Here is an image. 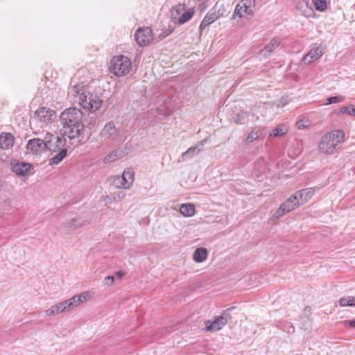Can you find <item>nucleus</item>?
<instances>
[{"label": "nucleus", "mask_w": 355, "mask_h": 355, "mask_svg": "<svg viewBox=\"0 0 355 355\" xmlns=\"http://www.w3.org/2000/svg\"><path fill=\"white\" fill-rule=\"evenodd\" d=\"M245 115L246 114L245 113H242L241 115H238L236 117H232V119L235 123H244Z\"/></svg>", "instance_id": "obj_38"}, {"label": "nucleus", "mask_w": 355, "mask_h": 355, "mask_svg": "<svg viewBox=\"0 0 355 355\" xmlns=\"http://www.w3.org/2000/svg\"><path fill=\"white\" fill-rule=\"evenodd\" d=\"M300 206L298 201L296 200V196L293 194L282 203L280 207L288 213Z\"/></svg>", "instance_id": "obj_18"}, {"label": "nucleus", "mask_w": 355, "mask_h": 355, "mask_svg": "<svg viewBox=\"0 0 355 355\" xmlns=\"http://www.w3.org/2000/svg\"><path fill=\"white\" fill-rule=\"evenodd\" d=\"M231 319L228 311H223V313L215 318L214 321L207 320L205 322L204 330L206 331H216L221 329Z\"/></svg>", "instance_id": "obj_6"}, {"label": "nucleus", "mask_w": 355, "mask_h": 355, "mask_svg": "<svg viewBox=\"0 0 355 355\" xmlns=\"http://www.w3.org/2000/svg\"><path fill=\"white\" fill-rule=\"evenodd\" d=\"M340 114H347L351 116H355V107L354 105H348L341 107L339 110Z\"/></svg>", "instance_id": "obj_30"}, {"label": "nucleus", "mask_w": 355, "mask_h": 355, "mask_svg": "<svg viewBox=\"0 0 355 355\" xmlns=\"http://www.w3.org/2000/svg\"><path fill=\"white\" fill-rule=\"evenodd\" d=\"M116 156V157H118V159H121L122 158L125 154L126 153L121 150V149H116L112 151Z\"/></svg>", "instance_id": "obj_39"}, {"label": "nucleus", "mask_w": 355, "mask_h": 355, "mask_svg": "<svg viewBox=\"0 0 355 355\" xmlns=\"http://www.w3.org/2000/svg\"><path fill=\"white\" fill-rule=\"evenodd\" d=\"M194 14V10L193 9H189L187 10H184L182 12L181 16L178 19V24L182 25L189 20H190Z\"/></svg>", "instance_id": "obj_24"}, {"label": "nucleus", "mask_w": 355, "mask_h": 355, "mask_svg": "<svg viewBox=\"0 0 355 355\" xmlns=\"http://www.w3.org/2000/svg\"><path fill=\"white\" fill-rule=\"evenodd\" d=\"M101 138L104 141H116L122 136L121 131L116 127L114 122L110 121L105 124L101 131Z\"/></svg>", "instance_id": "obj_7"}, {"label": "nucleus", "mask_w": 355, "mask_h": 355, "mask_svg": "<svg viewBox=\"0 0 355 355\" xmlns=\"http://www.w3.org/2000/svg\"><path fill=\"white\" fill-rule=\"evenodd\" d=\"M200 151H201V149H198V147H194V146L190 147L187 149V151H185L184 153H183L182 154V156H181L182 159V161H184L187 159H188L189 157H192L193 155H198Z\"/></svg>", "instance_id": "obj_29"}, {"label": "nucleus", "mask_w": 355, "mask_h": 355, "mask_svg": "<svg viewBox=\"0 0 355 355\" xmlns=\"http://www.w3.org/2000/svg\"><path fill=\"white\" fill-rule=\"evenodd\" d=\"M288 131V128L284 125L281 124L278 125L275 129L272 130V132L270 133V137H282L285 135Z\"/></svg>", "instance_id": "obj_25"}, {"label": "nucleus", "mask_w": 355, "mask_h": 355, "mask_svg": "<svg viewBox=\"0 0 355 355\" xmlns=\"http://www.w3.org/2000/svg\"><path fill=\"white\" fill-rule=\"evenodd\" d=\"M91 297L92 293L89 291H85L81 293L80 295H74L73 297L69 298V300L71 302V304L73 308L86 302Z\"/></svg>", "instance_id": "obj_19"}, {"label": "nucleus", "mask_w": 355, "mask_h": 355, "mask_svg": "<svg viewBox=\"0 0 355 355\" xmlns=\"http://www.w3.org/2000/svg\"><path fill=\"white\" fill-rule=\"evenodd\" d=\"M31 164L26 162H13L12 163V171L19 176H25L30 173Z\"/></svg>", "instance_id": "obj_14"}, {"label": "nucleus", "mask_w": 355, "mask_h": 355, "mask_svg": "<svg viewBox=\"0 0 355 355\" xmlns=\"http://www.w3.org/2000/svg\"><path fill=\"white\" fill-rule=\"evenodd\" d=\"M135 37L139 46H147L153 40V31L149 27L139 28L136 31Z\"/></svg>", "instance_id": "obj_9"}, {"label": "nucleus", "mask_w": 355, "mask_h": 355, "mask_svg": "<svg viewBox=\"0 0 355 355\" xmlns=\"http://www.w3.org/2000/svg\"><path fill=\"white\" fill-rule=\"evenodd\" d=\"M27 152L33 155H40L46 150V135L44 139L34 138L30 139L26 145Z\"/></svg>", "instance_id": "obj_10"}, {"label": "nucleus", "mask_w": 355, "mask_h": 355, "mask_svg": "<svg viewBox=\"0 0 355 355\" xmlns=\"http://www.w3.org/2000/svg\"><path fill=\"white\" fill-rule=\"evenodd\" d=\"M125 275V272L123 270H119L118 272H116L114 275L116 282H120Z\"/></svg>", "instance_id": "obj_40"}, {"label": "nucleus", "mask_w": 355, "mask_h": 355, "mask_svg": "<svg viewBox=\"0 0 355 355\" xmlns=\"http://www.w3.org/2000/svg\"><path fill=\"white\" fill-rule=\"evenodd\" d=\"M184 10H185L184 4L180 3L178 5L173 6L171 10L172 19H178L180 16H181V13H182V12Z\"/></svg>", "instance_id": "obj_26"}, {"label": "nucleus", "mask_w": 355, "mask_h": 355, "mask_svg": "<svg viewBox=\"0 0 355 355\" xmlns=\"http://www.w3.org/2000/svg\"><path fill=\"white\" fill-rule=\"evenodd\" d=\"M345 140V133L341 130L329 132L322 136L318 144L320 153L331 155Z\"/></svg>", "instance_id": "obj_4"}, {"label": "nucleus", "mask_w": 355, "mask_h": 355, "mask_svg": "<svg viewBox=\"0 0 355 355\" xmlns=\"http://www.w3.org/2000/svg\"><path fill=\"white\" fill-rule=\"evenodd\" d=\"M286 212L282 209L281 207L276 211V212L270 217L269 221L270 223H275L277 220H278L282 216H283Z\"/></svg>", "instance_id": "obj_33"}, {"label": "nucleus", "mask_w": 355, "mask_h": 355, "mask_svg": "<svg viewBox=\"0 0 355 355\" xmlns=\"http://www.w3.org/2000/svg\"><path fill=\"white\" fill-rule=\"evenodd\" d=\"M254 6L255 0H241L235 8L233 18H242L245 15H252Z\"/></svg>", "instance_id": "obj_8"}, {"label": "nucleus", "mask_w": 355, "mask_h": 355, "mask_svg": "<svg viewBox=\"0 0 355 355\" xmlns=\"http://www.w3.org/2000/svg\"><path fill=\"white\" fill-rule=\"evenodd\" d=\"M316 10L324 11L327 8V0H312Z\"/></svg>", "instance_id": "obj_31"}, {"label": "nucleus", "mask_w": 355, "mask_h": 355, "mask_svg": "<svg viewBox=\"0 0 355 355\" xmlns=\"http://www.w3.org/2000/svg\"><path fill=\"white\" fill-rule=\"evenodd\" d=\"M124 198V194L123 193H121V194H118V198L119 200H122L123 198Z\"/></svg>", "instance_id": "obj_46"}, {"label": "nucleus", "mask_w": 355, "mask_h": 355, "mask_svg": "<svg viewBox=\"0 0 355 355\" xmlns=\"http://www.w3.org/2000/svg\"><path fill=\"white\" fill-rule=\"evenodd\" d=\"M113 184L117 189H128L130 187L126 186L125 178L121 176H115L113 180Z\"/></svg>", "instance_id": "obj_27"}, {"label": "nucleus", "mask_w": 355, "mask_h": 355, "mask_svg": "<svg viewBox=\"0 0 355 355\" xmlns=\"http://www.w3.org/2000/svg\"><path fill=\"white\" fill-rule=\"evenodd\" d=\"M337 303L340 306H351L352 304H350V302H349V296L347 297H341L338 302Z\"/></svg>", "instance_id": "obj_36"}, {"label": "nucleus", "mask_w": 355, "mask_h": 355, "mask_svg": "<svg viewBox=\"0 0 355 355\" xmlns=\"http://www.w3.org/2000/svg\"><path fill=\"white\" fill-rule=\"evenodd\" d=\"M261 135L260 130H252L247 136L245 142L249 144L257 139Z\"/></svg>", "instance_id": "obj_32"}, {"label": "nucleus", "mask_w": 355, "mask_h": 355, "mask_svg": "<svg viewBox=\"0 0 355 355\" xmlns=\"http://www.w3.org/2000/svg\"><path fill=\"white\" fill-rule=\"evenodd\" d=\"M344 322L345 326H349L351 327L355 328V319L351 320H345Z\"/></svg>", "instance_id": "obj_42"}, {"label": "nucleus", "mask_w": 355, "mask_h": 355, "mask_svg": "<svg viewBox=\"0 0 355 355\" xmlns=\"http://www.w3.org/2000/svg\"><path fill=\"white\" fill-rule=\"evenodd\" d=\"M195 211V206L193 204H182L180 208V212L187 217L193 216Z\"/></svg>", "instance_id": "obj_22"}, {"label": "nucleus", "mask_w": 355, "mask_h": 355, "mask_svg": "<svg viewBox=\"0 0 355 355\" xmlns=\"http://www.w3.org/2000/svg\"><path fill=\"white\" fill-rule=\"evenodd\" d=\"M297 128H298L299 129H301V128H304V127H305V125L304 124V121H301V120H300V121H297Z\"/></svg>", "instance_id": "obj_45"}, {"label": "nucleus", "mask_w": 355, "mask_h": 355, "mask_svg": "<svg viewBox=\"0 0 355 355\" xmlns=\"http://www.w3.org/2000/svg\"><path fill=\"white\" fill-rule=\"evenodd\" d=\"M207 257V251L204 248H199L195 251L193 258L198 263L203 261Z\"/></svg>", "instance_id": "obj_23"}, {"label": "nucleus", "mask_w": 355, "mask_h": 355, "mask_svg": "<svg viewBox=\"0 0 355 355\" xmlns=\"http://www.w3.org/2000/svg\"><path fill=\"white\" fill-rule=\"evenodd\" d=\"M296 7L298 9H302L304 8L303 10V15L306 17H309L312 15L313 11L311 7H309L308 2L306 0H295Z\"/></svg>", "instance_id": "obj_21"}, {"label": "nucleus", "mask_w": 355, "mask_h": 355, "mask_svg": "<svg viewBox=\"0 0 355 355\" xmlns=\"http://www.w3.org/2000/svg\"><path fill=\"white\" fill-rule=\"evenodd\" d=\"M224 10V8L217 9L216 6L213 9L210 10L202 19L200 25V29L203 31L214 23L223 15Z\"/></svg>", "instance_id": "obj_11"}, {"label": "nucleus", "mask_w": 355, "mask_h": 355, "mask_svg": "<svg viewBox=\"0 0 355 355\" xmlns=\"http://www.w3.org/2000/svg\"><path fill=\"white\" fill-rule=\"evenodd\" d=\"M72 308L71 302L69 299L52 306L50 309L45 311V313L47 316H52L67 311Z\"/></svg>", "instance_id": "obj_12"}, {"label": "nucleus", "mask_w": 355, "mask_h": 355, "mask_svg": "<svg viewBox=\"0 0 355 355\" xmlns=\"http://www.w3.org/2000/svg\"><path fill=\"white\" fill-rule=\"evenodd\" d=\"M344 97L342 96H331L327 99V104H333V103H337L343 101Z\"/></svg>", "instance_id": "obj_34"}, {"label": "nucleus", "mask_w": 355, "mask_h": 355, "mask_svg": "<svg viewBox=\"0 0 355 355\" xmlns=\"http://www.w3.org/2000/svg\"><path fill=\"white\" fill-rule=\"evenodd\" d=\"M322 54V52L319 48H315L310 50L306 55L303 58V61L306 64H310L315 60L319 59Z\"/></svg>", "instance_id": "obj_20"}, {"label": "nucleus", "mask_w": 355, "mask_h": 355, "mask_svg": "<svg viewBox=\"0 0 355 355\" xmlns=\"http://www.w3.org/2000/svg\"><path fill=\"white\" fill-rule=\"evenodd\" d=\"M46 150L50 152L49 165L60 164L67 155L66 139L58 134L47 132L46 134Z\"/></svg>", "instance_id": "obj_3"}, {"label": "nucleus", "mask_w": 355, "mask_h": 355, "mask_svg": "<svg viewBox=\"0 0 355 355\" xmlns=\"http://www.w3.org/2000/svg\"><path fill=\"white\" fill-rule=\"evenodd\" d=\"M349 300L352 304L351 306H355V296H349Z\"/></svg>", "instance_id": "obj_44"}, {"label": "nucleus", "mask_w": 355, "mask_h": 355, "mask_svg": "<svg viewBox=\"0 0 355 355\" xmlns=\"http://www.w3.org/2000/svg\"><path fill=\"white\" fill-rule=\"evenodd\" d=\"M172 31L165 30L162 33L158 35V37L161 39L165 38L171 33Z\"/></svg>", "instance_id": "obj_41"}, {"label": "nucleus", "mask_w": 355, "mask_h": 355, "mask_svg": "<svg viewBox=\"0 0 355 355\" xmlns=\"http://www.w3.org/2000/svg\"><path fill=\"white\" fill-rule=\"evenodd\" d=\"M83 116L82 111L76 107L64 110L60 116L64 135L70 139L78 137L84 128Z\"/></svg>", "instance_id": "obj_1"}, {"label": "nucleus", "mask_w": 355, "mask_h": 355, "mask_svg": "<svg viewBox=\"0 0 355 355\" xmlns=\"http://www.w3.org/2000/svg\"><path fill=\"white\" fill-rule=\"evenodd\" d=\"M280 42V38L274 37L263 49L260 51L261 55L264 58H267L275 49L279 46Z\"/></svg>", "instance_id": "obj_17"}, {"label": "nucleus", "mask_w": 355, "mask_h": 355, "mask_svg": "<svg viewBox=\"0 0 355 355\" xmlns=\"http://www.w3.org/2000/svg\"><path fill=\"white\" fill-rule=\"evenodd\" d=\"M314 194V190L312 188H306L301 191L296 192L294 196H296V200L298 201L300 205H302L306 202Z\"/></svg>", "instance_id": "obj_15"}, {"label": "nucleus", "mask_w": 355, "mask_h": 355, "mask_svg": "<svg viewBox=\"0 0 355 355\" xmlns=\"http://www.w3.org/2000/svg\"><path fill=\"white\" fill-rule=\"evenodd\" d=\"M122 176L125 178L126 186L131 187L134 182V171L132 168H126L124 170Z\"/></svg>", "instance_id": "obj_28"}, {"label": "nucleus", "mask_w": 355, "mask_h": 355, "mask_svg": "<svg viewBox=\"0 0 355 355\" xmlns=\"http://www.w3.org/2000/svg\"><path fill=\"white\" fill-rule=\"evenodd\" d=\"M69 94L73 97V101L79 103L83 108L95 112L102 105V100L96 94L91 92L83 83L72 87Z\"/></svg>", "instance_id": "obj_2"}, {"label": "nucleus", "mask_w": 355, "mask_h": 355, "mask_svg": "<svg viewBox=\"0 0 355 355\" xmlns=\"http://www.w3.org/2000/svg\"><path fill=\"white\" fill-rule=\"evenodd\" d=\"M207 139H204L202 140H201L200 141H199L198 143V144L195 146V147H198V149H200V148H202L204 144L207 142Z\"/></svg>", "instance_id": "obj_43"}, {"label": "nucleus", "mask_w": 355, "mask_h": 355, "mask_svg": "<svg viewBox=\"0 0 355 355\" xmlns=\"http://www.w3.org/2000/svg\"><path fill=\"white\" fill-rule=\"evenodd\" d=\"M15 142L14 137L10 133H1L0 135V148L7 150L12 147Z\"/></svg>", "instance_id": "obj_16"}, {"label": "nucleus", "mask_w": 355, "mask_h": 355, "mask_svg": "<svg viewBox=\"0 0 355 355\" xmlns=\"http://www.w3.org/2000/svg\"><path fill=\"white\" fill-rule=\"evenodd\" d=\"M116 159H118V157H116V155L113 152H112L111 153L105 157L103 162L105 164H109L114 162Z\"/></svg>", "instance_id": "obj_35"}, {"label": "nucleus", "mask_w": 355, "mask_h": 355, "mask_svg": "<svg viewBox=\"0 0 355 355\" xmlns=\"http://www.w3.org/2000/svg\"><path fill=\"white\" fill-rule=\"evenodd\" d=\"M114 282H116L114 275H109L106 277L104 279V284L107 286H112Z\"/></svg>", "instance_id": "obj_37"}, {"label": "nucleus", "mask_w": 355, "mask_h": 355, "mask_svg": "<svg viewBox=\"0 0 355 355\" xmlns=\"http://www.w3.org/2000/svg\"><path fill=\"white\" fill-rule=\"evenodd\" d=\"M56 116L53 110L47 107H40L35 112V117L40 121L46 123L52 121Z\"/></svg>", "instance_id": "obj_13"}, {"label": "nucleus", "mask_w": 355, "mask_h": 355, "mask_svg": "<svg viewBox=\"0 0 355 355\" xmlns=\"http://www.w3.org/2000/svg\"><path fill=\"white\" fill-rule=\"evenodd\" d=\"M132 67L130 60L125 55L114 56L110 61V71L116 76H125Z\"/></svg>", "instance_id": "obj_5"}]
</instances>
